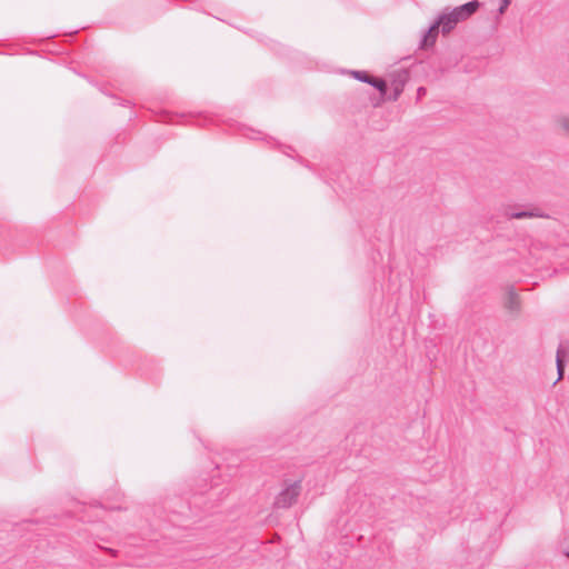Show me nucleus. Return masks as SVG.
Here are the masks:
<instances>
[{
	"mask_svg": "<svg viewBox=\"0 0 569 569\" xmlns=\"http://www.w3.org/2000/svg\"><path fill=\"white\" fill-rule=\"evenodd\" d=\"M480 3L477 0L470 1L462 6L456 7L448 13L439 16L438 20L441 23L442 33H449L458 22L468 19L479 8Z\"/></svg>",
	"mask_w": 569,
	"mask_h": 569,
	"instance_id": "nucleus-1",
	"label": "nucleus"
},
{
	"mask_svg": "<svg viewBox=\"0 0 569 569\" xmlns=\"http://www.w3.org/2000/svg\"><path fill=\"white\" fill-rule=\"evenodd\" d=\"M301 491L300 481L287 483L282 490L277 495L273 501L274 508L287 509L290 508L299 497Z\"/></svg>",
	"mask_w": 569,
	"mask_h": 569,
	"instance_id": "nucleus-2",
	"label": "nucleus"
},
{
	"mask_svg": "<svg viewBox=\"0 0 569 569\" xmlns=\"http://www.w3.org/2000/svg\"><path fill=\"white\" fill-rule=\"evenodd\" d=\"M565 358H569V349H567L563 345H560L557 349V356H556V365H557V371H558V379L556 382L561 380L563 378L565 372Z\"/></svg>",
	"mask_w": 569,
	"mask_h": 569,
	"instance_id": "nucleus-3",
	"label": "nucleus"
},
{
	"mask_svg": "<svg viewBox=\"0 0 569 569\" xmlns=\"http://www.w3.org/2000/svg\"><path fill=\"white\" fill-rule=\"evenodd\" d=\"M441 27V23L439 20H437L433 24L430 26L428 31L425 33L422 39L423 46L433 44L438 34V30Z\"/></svg>",
	"mask_w": 569,
	"mask_h": 569,
	"instance_id": "nucleus-4",
	"label": "nucleus"
},
{
	"mask_svg": "<svg viewBox=\"0 0 569 569\" xmlns=\"http://www.w3.org/2000/svg\"><path fill=\"white\" fill-rule=\"evenodd\" d=\"M511 219H525V218H543L546 217L539 209L522 210L510 213Z\"/></svg>",
	"mask_w": 569,
	"mask_h": 569,
	"instance_id": "nucleus-5",
	"label": "nucleus"
},
{
	"mask_svg": "<svg viewBox=\"0 0 569 569\" xmlns=\"http://www.w3.org/2000/svg\"><path fill=\"white\" fill-rule=\"evenodd\" d=\"M555 123L559 130L569 136V116H558Z\"/></svg>",
	"mask_w": 569,
	"mask_h": 569,
	"instance_id": "nucleus-6",
	"label": "nucleus"
},
{
	"mask_svg": "<svg viewBox=\"0 0 569 569\" xmlns=\"http://www.w3.org/2000/svg\"><path fill=\"white\" fill-rule=\"evenodd\" d=\"M506 307L511 311H517L519 309V299L515 291H509Z\"/></svg>",
	"mask_w": 569,
	"mask_h": 569,
	"instance_id": "nucleus-7",
	"label": "nucleus"
},
{
	"mask_svg": "<svg viewBox=\"0 0 569 569\" xmlns=\"http://www.w3.org/2000/svg\"><path fill=\"white\" fill-rule=\"evenodd\" d=\"M369 84L377 88L382 96L386 94L387 83L382 79L371 77Z\"/></svg>",
	"mask_w": 569,
	"mask_h": 569,
	"instance_id": "nucleus-8",
	"label": "nucleus"
},
{
	"mask_svg": "<svg viewBox=\"0 0 569 569\" xmlns=\"http://www.w3.org/2000/svg\"><path fill=\"white\" fill-rule=\"evenodd\" d=\"M351 74L353 78H356L357 80H359L361 82H366V83L370 82L371 77L368 73H366L365 71H351Z\"/></svg>",
	"mask_w": 569,
	"mask_h": 569,
	"instance_id": "nucleus-9",
	"label": "nucleus"
},
{
	"mask_svg": "<svg viewBox=\"0 0 569 569\" xmlns=\"http://www.w3.org/2000/svg\"><path fill=\"white\" fill-rule=\"evenodd\" d=\"M509 4H510V0H502L501 4L499 7V12L503 13Z\"/></svg>",
	"mask_w": 569,
	"mask_h": 569,
	"instance_id": "nucleus-10",
	"label": "nucleus"
},
{
	"mask_svg": "<svg viewBox=\"0 0 569 569\" xmlns=\"http://www.w3.org/2000/svg\"><path fill=\"white\" fill-rule=\"evenodd\" d=\"M426 91L427 90L423 87L418 88V91H417L418 99L422 98L426 94Z\"/></svg>",
	"mask_w": 569,
	"mask_h": 569,
	"instance_id": "nucleus-11",
	"label": "nucleus"
},
{
	"mask_svg": "<svg viewBox=\"0 0 569 569\" xmlns=\"http://www.w3.org/2000/svg\"><path fill=\"white\" fill-rule=\"evenodd\" d=\"M566 556L569 558V550L566 551Z\"/></svg>",
	"mask_w": 569,
	"mask_h": 569,
	"instance_id": "nucleus-12",
	"label": "nucleus"
}]
</instances>
